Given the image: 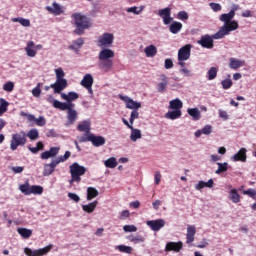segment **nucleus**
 <instances>
[{"label":"nucleus","mask_w":256,"mask_h":256,"mask_svg":"<svg viewBox=\"0 0 256 256\" xmlns=\"http://www.w3.org/2000/svg\"><path fill=\"white\" fill-rule=\"evenodd\" d=\"M8 107L9 102L3 98H0V116L3 115V113H6Z\"/></svg>","instance_id":"nucleus-50"},{"label":"nucleus","mask_w":256,"mask_h":256,"mask_svg":"<svg viewBox=\"0 0 256 256\" xmlns=\"http://www.w3.org/2000/svg\"><path fill=\"white\" fill-rule=\"evenodd\" d=\"M243 195H248L249 197H251L252 199H256V191L253 189H248V190H244L243 191Z\"/></svg>","instance_id":"nucleus-58"},{"label":"nucleus","mask_w":256,"mask_h":256,"mask_svg":"<svg viewBox=\"0 0 256 256\" xmlns=\"http://www.w3.org/2000/svg\"><path fill=\"white\" fill-rule=\"evenodd\" d=\"M229 199L232 203H240L241 202V195L237 192V189L233 188L229 191Z\"/></svg>","instance_id":"nucleus-30"},{"label":"nucleus","mask_w":256,"mask_h":256,"mask_svg":"<svg viewBox=\"0 0 256 256\" xmlns=\"http://www.w3.org/2000/svg\"><path fill=\"white\" fill-rule=\"evenodd\" d=\"M115 41V36L112 33H104L98 37L97 45L98 47H111Z\"/></svg>","instance_id":"nucleus-10"},{"label":"nucleus","mask_w":256,"mask_h":256,"mask_svg":"<svg viewBox=\"0 0 256 256\" xmlns=\"http://www.w3.org/2000/svg\"><path fill=\"white\" fill-rule=\"evenodd\" d=\"M56 73V81L55 83L51 84L50 86H45V91H49L50 89H54V93L59 94L61 91L65 89V72L61 68L55 70Z\"/></svg>","instance_id":"nucleus-3"},{"label":"nucleus","mask_w":256,"mask_h":256,"mask_svg":"<svg viewBox=\"0 0 256 256\" xmlns=\"http://www.w3.org/2000/svg\"><path fill=\"white\" fill-rule=\"evenodd\" d=\"M32 95H33V97H40L41 96L40 84H37V86L32 89Z\"/></svg>","instance_id":"nucleus-59"},{"label":"nucleus","mask_w":256,"mask_h":256,"mask_svg":"<svg viewBox=\"0 0 256 256\" xmlns=\"http://www.w3.org/2000/svg\"><path fill=\"white\" fill-rule=\"evenodd\" d=\"M17 233H19L23 239H29V237L33 235V230L27 228H18Z\"/></svg>","instance_id":"nucleus-35"},{"label":"nucleus","mask_w":256,"mask_h":256,"mask_svg":"<svg viewBox=\"0 0 256 256\" xmlns=\"http://www.w3.org/2000/svg\"><path fill=\"white\" fill-rule=\"evenodd\" d=\"M105 137L103 136H96L93 133L91 134H84L82 137L79 138L80 143H87L90 142L94 147H102L105 144Z\"/></svg>","instance_id":"nucleus-6"},{"label":"nucleus","mask_w":256,"mask_h":256,"mask_svg":"<svg viewBox=\"0 0 256 256\" xmlns=\"http://www.w3.org/2000/svg\"><path fill=\"white\" fill-rule=\"evenodd\" d=\"M181 29H183V24L181 22L174 21L169 26V31L170 33H173V35H177Z\"/></svg>","instance_id":"nucleus-31"},{"label":"nucleus","mask_w":256,"mask_h":256,"mask_svg":"<svg viewBox=\"0 0 256 256\" xmlns=\"http://www.w3.org/2000/svg\"><path fill=\"white\" fill-rule=\"evenodd\" d=\"M27 143V133L20 131L19 133L12 134L10 149L17 151V147H23Z\"/></svg>","instance_id":"nucleus-5"},{"label":"nucleus","mask_w":256,"mask_h":256,"mask_svg":"<svg viewBox=\"0 0 256 256\" xmlns=\"http://www.w3.org/2000/svg\"><path fill=\"white\" fill-rule=\"evenodd\" d=\"M209 5H210L212 11H214L215 13H217V11H221V9H222L221 4H219V3L211 2Z\"/></svg>","instance_id":"nucleus-62"},{"label":"nucleus","mask_w":256,"mask_h":256,"mask_svg":"<svg viewBox=\"0 0 256 256\" xmlns=\"http://www.w3.org/2000/svg\"><path fill=\"white\" fill-rule=\"evenodd\" d=\"M27 57H35L37 55V50H35V42L28 41L25 47Z\"/></svg>","instance_id":"nucleus-25"},{"label":"nucleus","mask_w":256,"mask_h":256,"mask_svg":"<svg viewBox=\"0 0 256 256\" xmlns=\"http://www.w3.org/2000/svg\"><path fill=\"white\" fill-rule=\"evenodd\" d=\"M146 225L150 227L152 231H161V229L165 227V220L163 219L149 220L146 222Z\"/></svg>","instance_id":"nucleus-15"},{"label":"nucleus","mask_w":256,"mask_h":256,"mask_svg":"<svg viewBox=\"0 0 256 256\" xmlns=\"http://www.w3.org/2000/svg\"><path fill=\"white\" fill-rule=\"evenodd\" d=\"M98 67L105 73H109L113 69V60H100Z\"/></svg>","instance_id":"nucleus-23"},{"label":"nucleus","mask_w":256,"mask_h":256,"mask_svg":"<svg viewBox=\"0 0 256 256\" xmlns=\"http://www.w3.org/2000/svg\"><path fill=\"white\" fill-rule=\"evenodd\" d=\"M26 137H28L30 141H36V139H39V130H37V128L30 129Z\"/></svg>","instance_id":"nucleus-41"},{"label":"nucleus","mask_w":256,"mask_h":256,"mask_svg":"<svg viewBox=\"0 0 256 256\" xmlns=\"http://www.w3.org/2000/svg\"><path fill=\"white\" fill-rule=\"evenodd\" d=\"M131 213H129V210H123L120 214V217L119 219L121 221L125 220V219H128V217H130Z\"/></svg>","instance_id":"nucleus-63"},{"label":"nucleus","mask_w":256,"mask_h":256,"mask_svg":"<svg viewBox=\"0 0 256 256\" xmlns=\"http://www.w3.org/2000/svg\"><path fill=\"white\" fill-rule=\"evenodd\" d=\"M160 80L161 82L157 84L156 89L158 93H165L167 86L169 85V77H167L165 74H162L160 75Z\"/></svg>","instance_id":"nucleus-17"},{"label":"nucleus","mask_w":256,"mask_h":256,"mask_svg":"<svg viewBox=\"0 0 256 256\" xmlns=\"http://www.w3.org/2000/svg\"><path fill=\"white\" fill-rule=\"evenodd\" d=\"M66 111V125H75V121L79 119V112L75 110V105L67 104L65 106Z\"/></svg>","instance_id":"nucleus-7"},{"label":"nucleus","mask_w":256,"mask_h":256,"mask_svg":"<svg viewBox=\"0 0 256 256\" xmlns=\"http://www.w3.org/2000/svg\"><path fill=\"white\" fill-rule=\"evenodd\" d=\"M244 65H245V63L241 60H237L235 58L230 59V63H229L230 69L237 70V69H239V67H243Z\"/></svg>","instance_id":"nucleus-36"},{"label":"nucleus","mask_w":256,"mask_h":256,"mask_svg":"<svg viewBox=\"0 0 256 256\" xmlns=\"http://www.w3.org/2000/svg\"><path fill=\"white\" fill-rule=\"evenodd\" d=\"M63 161H65V155L53 159L50 164H45L43 171L44 177H49V175L55 171V167H57L59 163H63Z\"/></svg>","instance_id":"nucleus-8"},{"label":"nucleus","mask_w":256,"mask_h":256,"mask_svg":"<svg viewBox=\"0 0 256 256\" xmlns=\"http://www.w3.org/2000/svg\"><path fill=\"white\" fill-rule=\"evenodd\" d=\"M53 107L55 109H60V111H65V103L59 101V100H55Z\"/></svg>","instance_id":"nucleus-55"},{"label":"nucleus","mask_w":256,"mask_h":256,"mask_svg":"<svg viewBox=\"0 0 256 256\" xmlns=\"http://www.w3.org/2000/svg\"><path fill=\"white\" fill-rule=\"evenodd\" d=\"M119 99L126 103L127 109H133L134 111L137 109H141V102H135L133 98H129L128 96L119 95Z\"/></svg>","instance_id":"nucleus-13"},{"label":"nucleus","mask_w":256,"mask_h":256,"mask_svg":"<svg viewBox=\"0 0 256 256\" xmlns=\"http://www.w3.org/2000/svg\"><path fill=\"white\" fill-rule=\"evenodd\" d=\"M123 230L125 233H135L137 231V228L135 225H124Z\"/></svg>","instance_id":"nucleus-54"},{"label":"nucleus","mask_w":256,"mask_h":256,"mask_svg":"<svg viewBox=\"0 0 256 256\" xmlns=\"http://www.w3.org/2000/svg\"><path fill=\"white\" fill-rule=\"evenodd\" d=\"M116 249H117L120 253H127L128 255H131V253H133V247H131V246L118 245V246L116 247Z\"/></svg>","instance_id":"nucleus-49"},{"label":"nucleus","mask_w":256,"mask_h":256,"mask_svg":"<svg viewBox=\"0 0 256 256\" xmlns=\"http://www.w3.org/2000/svg\"><path fill=\"white\" fill-rule=\"evenodd\" d=\"M84 173H87V168L79 165V163L75 162L70 165V184L73 185V183H81V177Z\"/></svg>","instance_id":"nucleus-4"},{"label":"nucleus","mask_w":256,"mask_h":256,"mask_svg":"<svg viewBox=\"0 0 256 256\" xmlns=\"http://www.w3.org/2000/svg\"><path fill=\"white\" fill-rule=\"evenodd\" d=\"M187 113L193 118L194 121H199V119H201V111H199L197 108H189Z\"/></svg>","instance_id":"nucleus-33"},{"label":"nucleus","mask_w":256,"mask_h":256,"mask_svg":"<svg viewBox=\"0 0 256 256\" xmlns=\"http://www.w3.org/2000/svg\"><path fill=\"white\" fill-rule=\"evenodd\" d=\"M61 148L59 147H51L48 151L41 153V159H53V157H57L59 155V151Z\"/></svg>","instance_id":"nucleus-18"},{"label":"nucleus","mask_w":256,"mask_h":256,"mask_svg":"<svg viewBox=\"0 0 256 256\" xmlns=\"http://www.w3.org/2000/svg\"><path fill=\"white\" fill-rule=\"evenodd\" d=\"M221 84L223 89H231V87H233V81L231 79H225Z\"/></svg>","instance_id":"nucleus-52"},{"label":"nucleus","mask_w":256,"mask_h":256,"mask_svg":"<svg viewBox=\"0 0 256 256\" xmlns=\"http://www.w3.org/2000/svg\"><path fill=\"white\" fill-rule=\"evenodd\" d=\"M13 23H20V25H22V27H30L31 26V21L29 19H25V18H13L12 19Z\"/></svg>","instance_id":"nucleus-45"},{"label":"nucleus","mask_w":256,"mask_h":256,"mask_svg":"<svg viewBox=\"0 0 256 256\" xmlns=\"http://www.w3.org/2000/svg\"><path fill=\"white\" fill-rule=\"evenodd\" d=\"M97 205H99V202L96 200L89 203L88 205H82V209L83 211H85V213H93V211H95V209L97 208Z\"/></svg>","instance_id":"nucleus-34"},{"label":"nucleus","mask_w":256,"mask_h":256,"mask_svg":"<svg viewBox=\"0 0 256 256\" xmlns=\"http://www.w3.org/2000/svg\"><path fill=\"white\" fill-rule=\"evenodd\" d=\"M213 133V127L211 125H206L202 128L203 135H211Z\"/></svg>","instance_id":"nucleus-57"},{"label":"nucleus","mask_w":256,"mask_h":256,"mask_svg":"<svg viewBox=\"0 0 256 256\" xmlns=\"http://www.w3.org/2000/svg\"><path fill=\"white\" fill-rule=\"evenodd\" d=\"M235 17V10H231L229 13L221 14L219 21L224 25L214 35H202L200 40L197 41L198 45H201L204 49H213L215 47L213 39H223L225 35H229L231 31H237L239 29V22L233 20Z\"/></svg>","instance_id":"nucleus-1"},{"label":"nucleus","mask_w":256,"mask_h":256,"mask_svg":"<svg viewBox=\"0 0 256 256\" xmlns=\"http://www.w3.org/2000/svg\"><path fill=\"white\" fill-rule=\"evenodd\" d=\"M213 183V179H210L207 182L201 180L195 185V189L197 191H201V189H205V187H208V189H212Z\"/></svg>","instance_id":"nucleus-27"},{"label":"nucleus","mask_w":256,"mask_h":256,"mask_svg":"<svg viewBox=\"0 0 256 256\" xmlns=\"http://www.w3.org/2000/svg\"><path fill=\"white\" fill-rule=\"evenodd\" d=\"M72 17L76 25V29L74 30L76 35H83V33H85V29H89V27H91V22L87 16L82 15L81 13H75Z\"/></svg>","instance_id":"nucleus-2"},{"label":"nucleus","mask_w":256,"mask_h":256,"mask_svg":"<svg viewBox=\"0 0 256 256\" xmlns=\"http://www.w3.org/2000/svg\"><path fill=\"white\" fill-rule=\"evenodd\" d=\"M135 119H139V111L133 110L130 115V125H133L135 123Z\"/></svg>","instance_id":"nucleus-53"},{"label":"nucleus","mask_w":256,"mask_h":256,"mask_svg":"<svg viewBox=\"0 0 256 256\" xmlns=\"http://www.w3.org/2000/svg\"><path fill=\"white\" fill-rule=\"evenodd\" d=\"M77 130L81 133H85V135L91 134V121L84 120L77 126Z\"/></svg>","instance_id":"nucleus-21"},{"label":"nucleus","mask_w":256,"mask_h":256,"mask_svg":"<svg viewBox=\"0 0 256 256\" xmlns=\"http://www.w3.org/2000/svg\"><path fill=\"white\" fill-rule=\"evenodd\" d=\"M99 196V191L95 189L94 187H88L87 188V201H91L92 199H95V197Z\"/></svg>","instance_id":"nucleus-38"},{"label":"nucleus","mask_w":256,"mask_h":256,"mask_svg":"<svg viewBox=\"0 0 256 256\" xmlns=\"http://www.w3.org/2000/svg\"><path fill=\"white\" fill-rule=\"evenodd\" d=\"M93 83H94L93 76L91 74H86L81 80L80 85L85 88V87L93 86Z\"/></svg>","instance_id":"nucleus-29"},{"label":"nucleus","mask_w":256,"mask_h":256,"mask_svg":"<svg viewBox=\"0 0 256 256\" xmlns=\"http://www.w3.org/2000/svg\"><path fill=\"white\" fill-rule=\"evenodd\" d=\"M170 109H175L176 111H180V109H183V102L179 98L171 100Z\"/></svg>","instance_id":"nucleus-37"},{"label":"nucleus","mask_w":256,"mask_h":256,"mask_svg":"<svg viewBox=\"0 0 256 256\" xmlns=\"http://www.w3.org/2000/svg\"><path fill=\"white\" fill-rule=\"evenodd\" d=\"M178 19H180V21H187V19H189V14L186 11H180L178 13Z\"/></svg>","instance_id":"nucleus-60"},{"label":"nucleus","mask_w":256,"mask_h":256,"mask_svg":"<svg viewBox=\"0 0 256 256\" xmlns=\"http://www.w3.org/2000/svg\"><path fill=\"white\" fill-rule=\"evenodd\" d=\"M20 115L21 117H26L29 123H35L38 127H43L47 123V120H45V117L43 116H39V118H36L35 115L29 114L27 112H20Z\"/></svg>","instance_id":"nucleus-11"},{"label":"nucleus","mask_w":256,"mask_h":256,"mask_svg":"<svg viewBox=\"0 0 256 256\" xmlns=\"http://www.w3.org/2000/svg\"><path fill=\"white\" fill-rule=\"evenodd\" d=\"M128 241H130L131 243H143L145 241V238L142 235L136 234V235H129L127 237Z\"/></svg>","instance_id":"nucleus-39"},{"label":"nucleus","mask_w":256,"mask_h":256,"mask_svg":"<svg viewBox=\"0 0 256 256\" xmlns=\"http://www.w3.org/2000/svg\"><path fill=\"white\" fill-rule=\"evenodd\" d=\"M165 69H173V60L171 58H167L164 64Z\"/></svg>","instance_id":"nucleus-64"},{"label":"nucleus","mask_w":256,"mask_h":256,"mask_svg":"<svg viewBox=\"0 0 256 256\" xmlns=\"http://www.w3.org/2000/svg\"><path fill=\"white\" fill-rule=\"evenodd\" d=\"M14 87H15V84L13 82L9 81L3 85V90L7 91L8 93H11V91H13Z\"/></svg>","instance_id":"nucleus-51"},{"label":"nucleus","mask_w":256,"mask_h":256,"mask_svg":"<svg viewBox=\"0 0 256 256\" xmlns=\"http://www.w3.org/2000/svg\"><path fill=\"white\" fill-rule=\"evenodd\" d=\"M105 167H108V169H115V167H117L118 163H117V158L115 157H111L109 159H107L104 163Z\"/></svg>","instance_id":"nucleus-46"},{"label":"nucleus","mask_w":256,"mask_h":256,"mask_svg":"<svg viewBox=\"0 0 256 256\" xmlns=\"http://www.w3.org/2000/svg\"><path fill=\"white\" fill-rule=\"evenodd\" d=\"M46 10L52 15L58 16L63 13V8L57 2H53L52 6H46Z\"/></svg>","instance_id":"nucleus-22"},{"label":"nucleus","mask_w":256,"mask_h":256,"mask_svg":"<svg viewBox=\"0 0 256 256\" xmlns=\"http://www.w3.org/2000/svg\"><path fill=\"white\" fill-rule=\"evenodd\" d=\"M217 73H219V69L217 67H211L207 72L208 81H213V79H216Z\"/></svg>","instance_id":"nucleus-42"},{"label":"nucleus","mask_w":256,"mask_h":256,"mask_svg":"<svg viewBox=\"0 0 256 256\" xmlns=\"http://www.w3.org/2000/svg\"><path fill=\"white\" fill-rule=\"evenodd\" d=\"M113 57H115V52L109 48H104L98 55L99 61H111Z\"/></svg>","instance_id":"nucleus-16"},{"label":"nucleus","mask_w":256,"mask_h":256,"mask_svg":"<svg viewBox=\"0 0 256 256\" xmlns=\"http://www.w3.org/2000/svg\"><path fill=\"white\" fill-rule=\"evenodd\" d=\"M197 233V228L194 225L187 226L186 233V243L189 245L195 241V234Z\"/></svg>","instance_id":"nucleus-19"},{"label":"nucleus","mask_w":256,"mask_h":256,"mask_svg":"<svg viewBox=\"0 0 256 256\" xmlns=\"http://www.w3.org/2000/svg\"><path fill=\"white\" fill-rule=\"evenodd\" d=\"M84 44H85V40L83 38H78L73 42L72 45L69 46V49H71L72 51H75V53H79V49L83 47Z\"/></svg>","instance_id":"nucleus-28"},{"label":"nucleus","mask_w":256,"mask_h":256,"mask_svg":"<svg viewBox=\"0 0 256 256\" xmlns=\"http://www.w3.org/2000/svg\"><path fill=\"white\" fill-rule=\"evenodd\" d=\"M159 17L163 19L164 25H169L173 18L171 17V8L167 7L158 11Z\"/></svg>","instance_id":"nucleus-14"},{"label":"nucleus","mask_w":256,"mask_h":256,"mask_svg":"<svg viewBox=\"0 0 256 256\" xmlns=\"http://www.w3.org/2000/svg\"><path fill=\"white\" fill-rule=\"evenodd\" d=\"M165 117L166 119H171L172 121L175 119H179V117H181V110L169 111L165 114Z\"/></svg>","instance_id":"nucleus-43"},{"label":"nucleus","mask_w":256,"mask_h":256,"mask_svg":"<svg viewBox=\"0 0 256 256\" xmlns=\"http://www.w3.org/2000/svg\"><path fill=\"white\" fill-rule=\"evenodd\" d=\"M129 129H131L130 139L133 141V143H135L137 139H141V130L135 129L133 126H129Z\"/></svg>","instance_id":"nucleus-32"},{"label":"nucleus","mask_w":256,"mask_h":256,"mask_svg":"<svg viewBox=\"0 0 256 256\" xmlns=\"http://www.w3.org/2000/svg\"><path fill=\"white\" fill-rule=\"evenodd\" d=\"M53 249V245L49 244L48 246H45L44 248L40 249H31L29 247L24 248V253L27 256H44L47 255Z\"/></svg>","instance_id":"nucleus-9"},{"label":"nucleus","mask_w":256,"mask_h":256,"mask_svg":"<svg viewBox=\"0 0 256 256\" xmlns=\"http://www.w3.org/2000/svg\"><path fill=\"white\" fill-rule=\"evenodd\" d=\"M30 195H43V188L39 185L30 186Z\"/></svg>","instance_id":"nucleus-48"},{"label":"nucleus","mask_w":256,"mask_h":256,"mask_svg":"<svg viewBox=\"0 0 256 256\" xmlns=\"http://www.w3.org/2000/svg\"><path fill=\"white\" fill-rule=\"evenodd\" d=\"M191 44H187L179 49L178 51V61H187L191 57Z\"/></svg>","instance_id":"nucleus-12"},{"label":"nucleus","mask_w":256,"mask_h":256,"mask_svg":"<svg viewBox=\"0 0 256 256\" xmlns=\"http://www.w3.org/2000/svg\"><path fill=\"white\" fill-rule=\"evenodd\" d=\"M19 191H21V193H23L24 195H31V185H29V182L21 184L19 186Z\"/></svg>","instance_id":"nucleus-47"},{"label":"nucleus","mask_w":256,"mask_h":256,"mask_svg":"<svg viewBox=\"0 0 256 256\" xmlns=\"http://www.w3.org/2000/svg\"><path fill=\"white\" fill-rule=\"evenodd\" d=\"M68 197L69 199H71V201H74V203H79L81 201V198L79 197V195L75 194V193H68Z\"/></svg>","instance_id":"nucleus-61"},{"label":"nucleus","mask_w":256,"mask_h":256,"mask_svg":"<svg viewBox=\"0 0 256 256\" xmlns=\"http://www.w3.org/2000/svg\"><path fill=\"white\" fill-rule=\"evenodd\" d=\"M218 169L215 171L216 175H221V173H225V171H227L229 169V163L224 162H218Z\"/></svg>","instance_id":"nucleus-44"},{"label":"nucleus","mask_w":256,"mask_h":256,"mask_svg":"<svg viewBox=\"0 0 256 256\" xmlns=\"http://www.w3.org/2000/svg\"><path fill=\"white\" fill-rule=\"evenodd\" d=\"M77 99H79V93L68 92V94L65 95V107H67V105H75L73 101H77Z\"/></svg>","instance_id":"nucleus-24"},{"label":"nucleus","mask_w":256,"mask_h":256,"mask_svg":"<svg viewBox=\"0 0 256 256\" xmlns=\"http://www.w3.org/2000/svg\"><path fill=\"white\" fill-rule=\"evenodd\" d=\"M183 249V242H168L165 247V251H174L175 253H179Z\"/></svg>","instance_id":"nucleus-20"},{"label":"nucleus","mask_w":256,"mask_h":256,"mask_svg":"<svg viewBox=\"0 0 256 256\" xmlns=\"http://www.w3.org/2000/svg\"><path fill=\"white\" fill-rule=\"evenodd\" d=\"M233 161H242L245 163L247 161V149L241 148L234 156Z\"/></svg>","instance_id":"nucleus-26"},{"label":"nucleus","mask_w":256,"mask_h":256,"mask_svg":"<svg viewBox=\"0 0 256 256\" xmlns=\"http://www.w3.org/2000/svg\"><path fill=\"white\" fill-rule=\"evenodd\" d=\"M146 57H155L157 55V47L155 45H149L144 49Z\"/></svg>","instance_id":"nucleus-40"},{"label":"nucleus","mask_w":256,"mask_h":256,"mask_svg":"<svg viewBox=\"0 0 256 256\" xmlns=\"http://www.w3.org/2000/svg\"><path fill=\"white\" fill-rule=\"evenodd\" d=\"M141 11H143V7L139 9L136 6H134L127 9V13H134V15H139Z\"/></svg>","instance_id":"nucleus-56"}]
</instances>
